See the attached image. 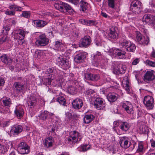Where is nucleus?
<instances>
[{"label": "nucleus", "instance_id": "nucleus-13", "mask_svg": "<svg viewBox=\"0 0 155 155\" xmlns=\"http://www.w3.org/2000/svg\"><path fill=\"white\" fill-rule=\"evenodd\" d=\"M73 107L75 109H79L81 108L83 105L82 100L77 98L74 100L72 102Z\"/></svg>", "mask_w": 155, "mask_h": 155}, {"label": "nucleus", "instance_id": "nucleus-43", "mask_svg": "<svg viewBox=\"0 0 155 155\" xmlns=\"http://www.w3.org/2000/svg\"><path fill=\"white\" fill-rule=\"evenodd\" d=\"M30 15L31 13L29 11H23L22 14L23 17L27 18H30Z\"/></svg>", "mask_w": 155, "mask_h": 155}, {"label": "nucleus", "instance_id": "nucleus-5", "mask_svg": "<svg viewBox=\"0 0 155 155\" xmlns=\"http://www.w3.org/2000/svg\"><path fill=\"white\" fill-rule=\"evenodd\" d=\"M94 104L95 107L98 110H103L105 106L104 100L100 97L96 98L94 101Z\"/></svg>", "mask_w": 155, "mask_h": 155}, {"label": "nucleus", "instance_id": "nucleus-39", "mask_svg": "<svg viewBox=\"0 0 155 155\" xmlns=\"http://www.w3.org/2000/svg\"><path fill=\"white\" fill-rule=\"evenodd\" d=\"M3 29L2 33L6 35L8 34V32L10 29V27L7 25H5L3 27Z\"/></svg>", "mask_w": 155, "mask_h": 155}, {"label": "nucleus", "instance_id": "nucleus-57", "mask_svg": "<svg viewBox=\"0 0 155 155\" xmlns=\"http://www.w3.org/2000/svg\"><path fill=\"white\" fill-rule=\"evenodd\" d=\"M7 36H3L2 38L0 39V43L2 44L3 43L6 41L7 40Z\"/></svg>", "mask_w": 155, "mask_h": 155}, {"label": "nucleus", "instance_id": "nucleus-4", "mask_svg": "<svg viewBox=\"0 0 155 155\" xmlns=\"http://www.w3.org/2000/svg\"><path fill=\"white\" fill-rule=\"evenodd\" d=\"M109 52L112 54L114 56L119 57L120 58L123 57L125 55L126 52L121 49L115 48H112L109 51Z\"/></svg>", "mask_w": 155, "mask_h": 155}, {"label": "nucleus", "instance_id": "nucleus-22", "mask_svg": "<svg viewBox=\"0 0 155 155\" xmlns=\"http://www.w3.org/2000/svg\"><path fill=\"white\" fill-rule=\"evenodd\" d=\"M94 116L92 114H86L83 118L84 122L85 124H89L94 119Z\"/></svg>", "mask_w": 155, "mask_h": 155}, {"label": "nucleus", "instance_id": "nucleus-27", "mask_svg": "<svg viewBox=\"0 0 155 155\" xmlns=\"http://www.w3.org/2000/svg\"><path fill=\"white\" fill-rule=\"evenodd\" d=\"M108 36L109 38L111 39H116L118 37L117 34L116 32L115 28L110 29Z\"/></svg>", "mask_w": 155, "mask_h": 155}, {"label": "nucleus", "instance_id": "nucleus-20", "mask_svg": "<svg viewBox=\"0 0 155 155\" xmlns=\"http://www.w3.org/2000/svg\"><path fill=\"white\" fill-rule=\"evenodd\" d=\"M13 87L17 92H21L23 91L24 88V85L21 82H18L14 83L13 85Z\"/></svg>", "mask_w": 155, "mask_h": 155}, {"label": "nucleus", "instance_id": "nucleus-35", "mask_svg": "<svg viewBox=\"0 0 155 155\" xmlns=\"http://www.w3.org/2000/svg\"><path fill=\"white\" fill-rule=\"evenodd\" d=\"M140 132L142 134H146L148 131L147 127L145 125H141L139 127Z\"/></svg>", "mask_w": 155, "mask_h": 155}, {"label": "nucleus", "instance_id": "nucleus-58", "mask_svg": "<svg viewBox=\"0 0 155 155\" xmlns=\"http://www.w3.org/2000/svg\"><path fill=\"white\" fill-rule=\"evenodd\" d=\"M96 59H94V60L92 61V63L94 66H97L99 64V62L98 61H97Z\"/></svg>", "mask_w": 155, "mask_h": 155}, {"label": "nucleus", "instance_id": "nucleus-32", "mask_svg": "<svg viewBox=\"0 0 155 155\" xmlns=\"http://www.w3.org/2000/svg\"><path fill=\"white\" fill-rule=\"evenodd\" d=\"M149 39L148 37H146L145 38V37L143 36V37L140 40L138 43L141 45H147L149 43Z\"/></svg>", "mask_w": 155, "mask_h": 155}, {"label": "nucleus", "instance_id": "nucleus-61", "mask_svg": "<svg viewBox=\"0 0 155 155\" xmlns=\"http://www.w3.org/2000/svg\"><path fill=\"white\" fill-rule=\"evenodd\" d=\"M55 45L57 48H59L60 46H61L62 44L61 42L59 41H55Z\"/></svg>", "mask_w": 155, "mask_h": 155}, {"label": "nucleus", "instance_id": "nucleus-53", "mask_svg": "<svg viewBox=\"0 0 155 155\" xmlns=\"http://www.w3.org/2000/svg\"><path fill=\"white\" fill-rule=\"evenodd\" d=\"M139 59L138 58H136L132 62V64L134 65H136L139 62Z\"/></svg>", "mask_w": 155, "mask_h": 155}, {"label": "nucleus", "instance_id": "nucleus-50", "mask_svg": "<svg viewBox=\"0 0 155 155\" xmlns=\"http://www.w3.org/2000/svg\"><path fill=\"white\" fill-rule=\"evenodd\" d=\"M5 12V14L6 15L10 16H14L15 14L14 11H9L8 10H6Z\"/></svg>", "mask_w": 155, "mask_h": 155}, {"label": "nucleus", "instance_id": "nucleus-1", "mask_svg": "<svg viewBox=\"0 0 155 155\" xmlns=\"http://www.w3.org/2000/svg\"><path fill=\"white\" fill-rule=\"evenodd\" d=\"M55 8L61 12H68L71 14L74 11L71 6L67 3L60 2L55 3L54 5Z\"/></svg>", "mask_w": 155, "mask_h": 155}, {"label": "nucleus", "instance_id": "nucleus-10", "mask_svg": "<svg viewBox=\"0 0 155 155\" xmlns=\"http://www.w3.org/2000/svg\"><path fill=\"white\" fill-rule=\"evenodd\" d=\"M154 71H147L143 76V80L147 82L153 81L155 79V75L154 74Z\"/></svg>", "mask_w": 155, "mask_h": 155}, {"label": "nucleus", "instance_id": "nucleus-18", "mask_svg": "<svg viewBox=\"0 0 155 155\" xmlns=\"http://www.w3.org/2000/svg\"><path fill=\"white\" fill-rule=\"evenodd\" d=\"M86 57V56L84 53L81 52L75 56L74 60L75 62L80 63L82 62Z\"/></svg>", "mask_w": 155, "mask_h": 155}, {"label": "nucleus", "instance_id": "nucleus-9", "mask_svg": "<svg viewBox=\"0 0 155 155\" xmlns=\"http://www.w3.org/2000/svg\"><path fill=\"white\" fill-rule=\"evenodd\" d=\"M80 41V43L79 44L80 47H87L89 46L91 43V37L88 35L86 36L83 38H81Z\"/></svg>", "mask_w": 155, "mask_h": 155}, {"label": "nucleus", "instance_id": "nucleus-3", "mask_svg": "<svg viewBox=\"0 0 155 155\" xmlns=\"http://www.w3.org/2000/svg\"><path fill=\"white\" fill-rule=\"evenodd\" d=\"M141 3L138 0H134L130 4V10L135 14L140 13L141 12Z\"/></svg>", "mask_w": 155, "mask_h": 155}, {"label": "nucleus", "instance_id": "nucleus-56", "mask_svg": "<svg viewBox=\"0 0 155 155\" xmlns=\"http://www.w3.org/2000/svg\"><path fill=\"white\" fill-rule=\"evenodd\" d=\"M101 55V53L99 51H97L96 54L94 55L93 57L94 59H97L98 57Z\"/></svg>", "mask_w": 155, "mask_h": 155}, {"label": "nucleus", "instance_id": "nucleus-21", "mask_svg": "<svg viewBox=\"0 0 155 155\" xmlns=\"http://www.w3.org/2000/svg\"><path fill=\"white\" fill-rule=\"evenodd\" d=\"M119 127L123 132H126L129 129L130 126L127 122L121 121Z\"/></svg>", "mask_w": 155, "mask_h": 155}, {"label": "nucleus", "instance_id": "nucleus-38", "mask_svg": "<svg viewBox=\"0 0 155 155\" xmlns=\"http://www.w3.org/2000/svg\"><path fill=\"white\" fill-rule=\"evenodd\" d=\"M76 89L75 87L73 86H69L67 88V91L70 94H74L76 92Z\"/></svg>", "mask_w": 155, "mask_h": 155}, {"label": "nucleus", "instance_id": "nucleus-7", "mask_svg": "<svg viewBox=\"0 0 155 155\" xmlns=\"http://www.w3.org/2000/svg\"><path fill=\"white\" fill-rule=\"evenodd\" d=\"M119 143L120 147L124 149L129 147L131 144L130 139L126 136L120 137Z\"/></svg>", "mask_w": 155, "mask_h": 155}, {"label": "nucleus", "instance_id": "nucleus-59", "mask_svg": "<svg viewBox=\"0 0 155 155\" xmlns=\"http://www.w3.org/2000/svg\"><path fill=\"white\" fill-rule=\"evenodd\" d=\"M5 83V80L3 78L0 77V86H3Z\"/></svg>", "mask_w": 155, "mask_h": 155}, {"label": "nucleus", "instance_id": "nucleus-37", "mask_svg": "<svg viewBox=\"0 0 155 155\" xmlns=\"http://www.w3.org/2000/svg\"><path fill=\"white\" fill-rule=\"evenodd\" d=\"M48 112L45 111L42 112L39 116L40 118L43 120H45L48 116Z\"/></svg>", "mask_w": 155, "mask_h": 155}, {"label": "nucleus", "instance_id": "nucleus-62", "mask_svg": "<svg viewBox=\"0 0 155 155\" xmlns=\"http://www.w3.org/2000/svg\"><path fill=\"white\" fill-rule=\"evenodd\" d=\"M16 5H13L10 6L9 8L12 10L11 11H15L16 9Z\"/></svg>", "mask_w": 155, "mask_h": 155}, {"label": "nucleus", "instance_id": "nucleus-28", "mask_svg": "<svg viewBox=\"0 0 155 155\" xmlns=\"http://www.w3.org/2000/svg\"><path fill=\"white\" fill-rule=\"evenodd\" d=\"M107 98L110 102H114L117 98V94L114 93H110L107 96Z\"/></svg>", "mask_w": 155, "mask_h": 155}, {"label": "nucleus", "instance_id": "nucleus-19", "mask_svg": "<svg viewBox=\"0 0 155 155\" xmlns=\"http://www.w3.org/2000/svg\"><path fill=\"white\" fill-rule=\"evenodd\" d=\"M15 114L19 119L22 118L24 114V110L21 107H16L14 111Z\"/></svg>", "mask_w": 155, "mask_h": 155}, {"label": "nucleus", "instance_id": "nucleus-64", "mask_svg": "<svg viewBox=\"0 0 155 155\" xmlns=\"http://www.w3.org/2000/svg\"><path fill=\"white\" fill-rule=\"evenodd\" d=\"M48 138H47L46 139H45L44 141L43 144L44 145V147H48Z\"/></svg>", "mask_w": 155, "mask_h": 155}, {"label": "nucleus", "instance_id": "nucleus-33", "mask_svg": "<svg viewBox=\"0 0 155 155\" xmlns=\"http://www.w3.org/2000/svg\"><path fill=\"white\" fill-rule=\"evenodd\" d=\"M91 146L87 144L81 145L78 148V150L80 151L85 152L90 149Z\"/></svg>", "mask_w": 155, "mask_h": 155}, {"label": "nucleus", "instance_id": "nucleus-49", "mask_svg": "<svg viewBox=\"0 0 155 155\" xmlns=\"http://www.w3.org/2000/svg\"><path fill=\"white\" fill-rule=\"evenodd\" d=\"M147 64L153 67H155V62H153L150 60H147L146 62Z\"/></svg>", "mask_w": 155, "mask_h": 155}, {"label": "nucleus", "instance_id": "nucleus-45", "mask_svg": "<svg viewBox=\"0 0 155 155\" xmlns=\"http://www.w3.org/2000/svg\"><path fill=\"white\" fill-rule=\"evenodd\" d=\"M115 0H108V5L109 7L112 8H114L115 7Z\"/></svg>", "mask_w": 155, "mask_h": 155}, {"label": "nucleus", "instance_id": "nucleus-17", "mask_svg": "<svg viewBox=\"0 0 155 155\" xmlns=\"http://www.w3.org/2000/svg\"><path fill=\"white\" fill-rule=\"evenodd\" d=\"M122 107L127 112L130 114H133L134 113V110L133 109L132 105L129 102L127 101L123 104Z\"/></svg>", "mask_w": 155, "mask_h": 155}, {"label": "nucleus", "instance_id": "nucleus-36", "mask_svg": "<svg viewBox=\"0 0 155 155\" xmlns=\"http://www.w3.org/2000/svg\"><path fill=\"white\" fill-rule=\"evenodd\" d=\"M79 36L78 33L77 31H74L72 33V36L71 37V38L73 40L75 41L76 40L78 39Z\"/></svg>", "mask_w": 155, "mask_h": 155}, {"label": "nucleus", "instance_id": "nucleus-46", "mask_svg": "<svg viewBox=\"0 0 155 155\" xmlns=\"http://www.w3.org/2000/svg\"><path fill=\"white\" fill-rule=\"evenodd\" d=\"M143 37V36L140 32L138 31L137 32L136 38L137 42H139Z\"/></svg>", "mask_w": 155, "mask_h": 155}, {"label": "nucleus", "instance_id": "nucleus-15", "mask_svg": "<svg viewBox=\"0 0 155 155\" xmlns=\"http://www.w3.org/2000/svg\"><path fill=\"white\" fill-rule=\"evenodd\" d=\"M48 42V41H46L45 35H42L39 36V39L36 41L35 44L39 46H44L46 45Z\"/></svg>", "mask_w": 155, "mask_h": 155}, {"label": "nucleus", "instance_id": "nucleus-41", "mask_svg": "<svg viewBox=\"0 0 155 155\" xmlns=\"http://www.w3.org/2000/svg\"><path fill=\"white\" fill-rule=\"evenodd\" d=\"M87 95L90 96V97L93 98L96 95L95 91L92 90H89L86 91Z\"/></svg>", "mask_w": 155, "mask_h": 155}, {"label": "nucleus", "instance_id": "nucleus-60", "mask_svg": "<svg viewBox=\"0 0 155 155\" xmlns=\"http://www.w3.org/2000/svg\"><path fill=\"white\" fill-rule=\"evenodd\" d=\"M70 2L75 5H77L79 3V0H68Z\"/></svg>", "mask_w": 155, "mask_h": 155}, {"label": "nucleus", "instance_id": "nucleus-55", "mask_svg": "<svg viewBox=\"0 0 155 155\" xmlns=\"http://www.w3.org/2000/svg\"><path fill=\"white\" fill-rule=\"evenodd\" d=\"M5 148L4 146L0 144V153H3L5 151Z\"/></svg>", "mask_w": 155, "mask_h": 155}, {"label": "nucleus", "instance_id": "nucleus-30", "mask_svg": "<svg viewBox=\"0 0 155 155\" xmlns=\"http://www.w3.org/2000/svg\"><path fill=\"white\" fill-rule=\"evenodd\" d=\"M130 41L126 39H121L119 42V44L123 48H125L126 49L128 45L130 44Z\"/></svg>", "mask_w": 155, "mask_h": 155}, {"label": "nucleus", "instance_id": "nucleus-2", "mask_svg": "<svg viewBox=\"0 0 155 155\" xmlns=\"http://www.w3.org/2000/svg\"><path fill=\"white\" fill-rule=\"evenodd\" d=\"M17 149L18 153L23 155L28 154L30 151V147L24 141L19 143L17 146Z\"/></svg>", "mask_w": 155, "mask_h": 155}, {"label": "nucleus", "instance_id": "nucleus-48", "mask_svg": "<svg viewBox=\"0 0 155 155\" xmlns=\"http://www.w3.org/2000/svg\"><path fill=\"white\" fill-rule=\"evenodd\" d=\"M93 81H97L100 79V77L99 74H93Z\"/></svg>", "mask_w": 155, "mask_h": 155}, {"label": "nucleus", "instance_id": "nucleus-11", "mask_svg": "<svg viewBox=\"0 0 155 155\" xmlns=\"http://www.w3.org/2000/svg\"><path fill=\"white\" fill-rule=\"evenodd\" d=\"M0 58L2 61L6 65L9 66L11 65L13 59L9 56L4 54L1 56Z\"/></svg>", "mask_w": 155, "mask_h": 155}, {"label": "nucleus", "instance_id": "nucleus-31", "mask_svg": "<svg viewBox=\"0 0 155 155\" xmlns=\"http://www.w3.org/2000/svg\"><path fill=\"white\" fill-rule=\"evenodd\" d=\"M130 43L126 48V50L129 52H133L135 50L136 46L134 44L131 42V41Z\"/></svg>", "mask_w": 155, "mask_h": 155}, {"label": "nucleus", "instance_id": "nucleus-8", "mask_svg": "<svg viewBox=\"0 0 155 155\" xmlns=\"http://www.w3.org/2000/svg\"><path fill=\"white\" fill-rule=\"evenodd\" d=\"M72 134L68 138V142L71 143H75L78 141H80L81 138H79V134L76 131H74L72 133Z\"/></svg>", "mask_w": 155, "mask_h": 155}, {"label": "nucleus", "instance_id": "nucleus-42", "mask_svg": "<svg viewBox=\"0 0 155 155\" xmlns=\"http://www.w3.org/2000/svg\"><path fill=\"white\" fill-rule=\"evenodd\" d=\"M150 15L148 14H145L143 17L142 21L143 22L147 23L148 22L150 18Z\"/></svg>", "mask_w": 155, "mask_h": 155}, {"label": "nucleus", "instance_id": "nucleus-26", "mask_svg": "<svg viewBox=\"0 0 155 155\" xmlns=\"http://www.w3.org/2000/svg\"><path fill=\"white\" fill-rule=\"evenodd\" d=\"M79 4L80 10L84 12L87 9L88 3L85 2L84 0H81Z\"/></svg>", "mask_w": 155, "mask_h": 155}, {"label": "nucleus", "instance_id": "nucleus-29", "mask_svg": "<svg viewBox=\"0 0 155 155\" xmlns=\"http://www.w3.org/2000/svg\"><path fill=\"white\" fill-rule=\"evenodd\" d=\"M58 64L59 65L65 68H67L70 66V64L67 59H62L58 61Z\"/></svg>", "mask_w": 155, "mask_h": 155}, {"label": "nucleus", "instance_id": "nucleus-16", "mask_svg": "<svg viewBox=\"0 0 155 155\" xmlns=\"http://www.w3.org/2000/svg\"><path fill=\"white\" fill-rule=\"evenodd\" d=\"M26 32L21 29H19L14 33V38L16 39H24Z\"/></svg>", "mask_w": 155, "mask_h": 155}, {"label": "nucleus", "instance_id": "nucleus-44", "mask_svg": "<svg viewBox=\"0 0 155 155\" xmlns=\"http://www.w3.org/2000/svg\"><path fill=\"white\" fill-rule=\"evenodd\" d=\"M97 24L96 21L94 20H88L87 25L89 26H94Z\"/></svg>", "mask_w": 155, "mask_h": 155}, {"label": "nucleus", "instance_id": "nucleus-63", "mask_svg": "<svg viewBox=\"0 0 155 155\" xmlns=\"http://www.w3.org/2000/svg\"><path fill=\"white\" fill-rule=\"evenodd\" d=\"M151 25L153 27V28L155 29V16H154L152 21Z\"/></svg>", "mask_w": 155, "mask_h": 155}, {"label": "nucleus", "instance_id": "nucleus-24", "mask_svg": "<svg viewBox=\"0 0 155 155\" xmlns=\"http://www.w3.org/2000/svg\"><path fill=\"white\" fill-rule=\"evenodd\" d=\"M33 25L36 27H43L46 24L45 21L40 20H35L32 22Z\"/></svg>", "mask_w": 155, "mask_h": 155}, {"label": "nucleus", "instance_id": "nucleus-14", "mask_svg": "<svg viewBox=\"0 0 155 155\" xmlns=\"http://www.w3.org/2000/svg\"><path fill=\"white\" fill-rule=\"evenodd\" d=\"M22 130V127L20 125H14L11 130L10 133L13 135H18Z\"/></svg>", "mask_w": 155, "mask_h": 155}, {"label": "nucleus", "instance_id": "nucleus-54", "mask_svg": "<svg viewBox=\"0 0 155 155\" xmlns=\"http://www.w3.org/2000/svg\"><path fill=\"white\" fill-rule=\"evenodd\" d=\"M35 100H31L29 101H28V105L30 106H34L35 104Z\"/></svg>", "mask_w": 155, "mask_h": 155}, {"label": "nucleus", "instance_id": "nucleus-34", "mask_svg": "<svg viewBox=\"0 0 155 155\" xmlns=\"http://www.w3.org/2000/svg\"><path fill=\"white\" fill-rule=\"evenodd\" d=\"M56 100L59 103L62 105H65L66 103V100L63 97L60 96L56 98Z\"/></svg>", "mask_w": 155, "mask_h": 155}, {"label": "nucleus", "instance_id": "nucleus-23", "mask_svg": "<svg viewBox=\"0 0 155 155\" xmlns=\"http://www.w3.org/2000/svg\"><path fill=\"white\" fill-rule=\"evenodd\" d=\"M1 100L4 106L7 107H9L12 104L11 99L8 97H4Z\"/></svg>", "mask_w": 155, "mask_h": 155}, {"label": "nucleus", "instance_id": "nucleus-52", "mask_svg": "<svg viewBox=\"0 0 155 155\" xmlns=\"http://www.w3.org/2000/svg\"><path fill=\"white\" fill-rule=\"evenodd\" d=\"M87 21L88 20H87L83 19H81L79 20L80 22L82 24L86 25L87 23Z\"/></svg>", "mask_w": 155, "mask_h": 155}, {"label": "nucleus", "instance_id": "nucleus-12", "mask_svg": "<svg viewBox=\"0 0 155 155\" xmlns=\"http://www.w3.org/2000/svg\"><path fill=\"white\" fill-rule=\"evenodd\" d=\"M126 70V68L125 65L122 64H118L116 68L113 70L114 73L118 74H122L125 73Z\"/></svg>", "mask_w": 155, "mask_h": 155}, {"label": "nucleus", "instance_id": "nucleus-51", "mask_svg": "<svg viewBox=\"0 0 155 155\" xmlns=\"http://www.w3.org/2000/svg\"><path fill=\"white\" fill-rule=\"evenodd\" d=\"M49 147L52 146L54 142L53 138L51 137H49Z\"/></svg>", "mask_w": 155, "mask_h": 155}, {"label": "nucleus", "instance_id": "nucleus-6", "mask_svg": "<svg viewBox=\"0 0 155 155\" xmlns=\"http://www.w3.org/2000/svg\"><path fill=\"white\" fill-rule=\"evenodd\" d=\"M154 99L150 96H147L144 97L143 103L145 106L149 109H152L153 107Z\"/></svg>", "mask_w": 155, "mask_h": 155}, {"label": "nucleus", "instance_id": "nucleus-40", "mask_svg": "<svg viewBox=\"0 0 155 155\" xmlns=\"http://www.w3.org/2000/svg\"><path fill=\"white\" fill-rule=\"evenodd\" d=\"M85 78L87 80L93 81V74L90 73H87L85 74Z\"/></svg>", "mask_w": 155, "mask_h": 155}, {"label": "nucleus", "instance_id": "nucleus-25", "mask_svg": "<svg viewBox=\"0 0 155 155\" xmlns=\"http://www.w3.org/2000/svg\"><path fill=\"white\" fill-rule=\"evenodd\" d=\"M54 71V68H49V74L51 73V74H49V85H52L53 86H55V84H53V82L52 81H53L54 82V79L55 78V74L53 73V71Z\"/></svg>", "mask_w": 155, "mask_h": 155}, {"label": "nucleus", "instance_id": "nucleus-47", "mask_svg": "<svg viewBox=\"0 0 155 155\" xmlns=\"http://www.w3.org/2000/svg\"><path fill=\"white\" fill-rule=\"evenodd\" d=\"M144 151L143 146L141 143L139 144L137 151L139 152H143Z\"/></svg>", "mask_w": 155, "mask_h": 155}]
</instances>
